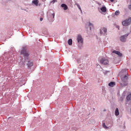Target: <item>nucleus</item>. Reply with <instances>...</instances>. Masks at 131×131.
I'll return each mask as SVG.
<instances>
[{
	"mask_svg": "<svg viewBox=\"0 0 131 131\" xmlns=\"http://www.w3.org/2000/svg\"><path fill=\"white\" fill-rule=\"evenodd\" d=\"M20 54L23 55L24 59L25 60V62H27L26 65L29 68L32 66L33 63L32 60L28 59L29 54L25 46L22 47L20 50Z\"/></svg>",
	"mask_w": 131,
	"mask_h": 131,
	"instance_id": "obj_1",
	"label": "nucleus"
},
{
	"mask_svg": "<svg viewBox=\"0 0 131 131\" xmlns=\"http://www.w3.org/2000/svg\"><path fill=\"white\" fill-rule=\"evenodd\" d=\"M77 40L78 45L79 47L80 48L83 47V39L81 35H79L77 37Z\"/></svg>",
	"mask_w": 131,
	"mask_h": 131,
	"instance_id": "obj_2",
	"label": "nucleus"
},
{
	"mask_svg": "<svg viewBox=\"0 0 131 131\" xmlns=\"http://www.w3.org/2000/svg\"><path fill=\"white\" fill-rule=\"evenodd\" d=\"M123 72H125L126 74L124 76H122L121 79L123 82L125 83L126 82L127 79L128 77L127 76V75H128V73L126 72V70L124 69H123L121 71V73H123Z\"/></svg>",
	"mask_w": 131,
	"mask_h": 131,
	"instance_id": "obj_3",
	"label": "nucleus"
},
{
	"mask_svg": "<svg viewBox=\"0 0 131 131\" xmlns=\"http://www.w3.org/2000/svg\"><path fill=\"white\" fill-rule=\"evenodd\" d=\"M131 22V17L129 18L128 19L122 22V24L124 26H127L129 25Z\"/></svg>",
	"mask_w": 131,
	"mask_h": 131,
	"instance_id": "obj_4",
	"label": "nucleus"
},
{
	"mask_svg": "<svg viewBox=\"0 0 131 131\" xmlns=\"http://www.w3.org/2000/svg\"><path fill=\"white\" fill-rule=\"evenodd\" d=\"M100 34L101 35L105 36L107 34V29L105 27H103L100 30Z\"/></svg>",
	"mask_w": 131,
	"mask_h": 131,
	"instance_id": "obj_5",
	"label": "nucleus"
},
{
	"mask_svg": "<svg viewBox=\"0 0 131 131\" xmlns=\"http://www.w3.org/2000/svg\"><path fill=\"white\" fill-rule=\"evenodd\" d=\"M129 34V33L127 34L121 36L120 38V40L123 42H126V38Z\"/></svg>",
	"mask_w": 131,
	"mask_h": 131,
	"instance_id": "obj_6",
	"label": "nucleus"
},
{
	"mask_svg": "<svg viewBox=\"0 0 131 131\" xmlns=\"http://www.w3.org/2000/svg\"><path fill=\"white\" fill-rule=\"evenodd\" d=\"M100 62L101 64L106 65L108 64V61L106 59L103 58L101 59Z\"/></svg>",
	"mask_w": 131,
	"mask_h": 131,
	"instance_id": "obj_7",
	"label": "nucleus"
},
{
	"mask_svg": "<svg viewBox=\"0 0 131 131\" xmlns=\"http://www.w3.org/2000/svg\"><path fill=\"white\" fill-rule=\"evenodd\" d=\"M112 53H115L120 56H122V54L119 51H118L114 50L113 51Z\"/></svg>",
	"mask_w": 131,
	"mask_h": 131,
	"instance_id": "obj_8",
	"label": "nucleus"
},
{
	"mask_svg": "<svg viewBox=\"0 0 131 131\" xmlns=\"http://www.w3.org/2000/svg\"><path fill=\"white\" fill-rule=\"evenodd\" d=\"M61 7L63 8L64 10H67L68 9V7L67 5L64 4H63L61 5Z\"/></svg>",
	"mask_w": 131,
	"mask_h": 131,
	"instance_id": "obj_9",
	"label": "nucleus"
},
{
	"mask_svg": "<svg viewBox=\"0 0 131 131\" xmlns=\"http://www.w3.org/2000/svg\"><path fill=\"white\" fill-rule=\"evenodd\" d=\"M115 85V82H111L110 83H109L108 85L109 86H110L111 87H113Z\"/></svg>",
	"mask_w": 131,
	"mask_h": 131,
	"instance_id": "obj_10",
	"label": "nucleus"
},
{
	"mask_svg": "<svg viewBox=\"0 0 131 131\" xmlns=\"http://www.w3.org/2000/svg\"><path fill=\"white\" fill-rule=\"evenodd\" d=\"M102 11L104 13L106 11V9L105 6H103L100 8Z\"/></svg>",
	"mask_w": 131,
	"mask_h": 131,
	"instance_id": "obj_11",
	"label": "nucleus"
},
{
	"mask_svg": "<svg viewBox=\"0 0 131 131\" xmlns=\"http://www.w3.org/2000/svg\"><path fill=\"white\" fill-rule=\"evenodd\" d=\"M115 115L116 116H118L119 114V112L118 109L117 108L116 109V110L115 111Z\"/></svg>",
	"mask_w": 131,
	"mask_h": 131,
	"instance_id": "obj_12",
	"label": "nucleus"
},
{
	"mask_svg": "<svg viewBox=\"0 0 131 131\" xmlns=\"http://www.w3.org/2000/svg\"><path fill=\"white\" fill-rule=\"evenodd\" d=\"M39 2L38 0H34L32 2L36 6H37Z\"/></svg>",
	"mask_w": 131,
	"mask_h": 131,
	"instance_id": "obj_13",
	"label": "nucleus"
},
{
	"mask_svg": "<svg viewBox=\"0 0 131 131\" xmlns=\"http://www.w3.org/2000/svg\"><path fill=\"white\" fill-rule=\"evenodd\" d=\"M126 99L128 101L131 100V93L127 96Z\"/></svg>",
	"mask_w": 131,
	"mask_h": 131,
	"instance_id": "obj_14",
	"label": "nucleus"
},
{
	"mask_svg": "<svg viewBox=\"0 0 131 131\" xmlns=\"http://www.w3.org/2000/svg\"><path fill=\"white\" fill-rule=\"evenodd\" d=\"M88 26H90V30H91V27H93V24L91 23L90 22H89L88 23Z\"/></svg>",
	"mask_w": 131,
	"mask_h": 131,
	"instance_id": "obj_15",
	"label": "nucleus"
},
{
	"mask_svg": "<svg viewBox=\"0 0 131 131\" xmlns=\"http://www.w3.org/2000/svg\"><path fill=\"white\" fill-rule=\"evenodd\" d=\"M68 42L69 45H71L72 42V40L71 39H69L68 40Z\"/></svg>",
	"mask_w": 131,
	"mask_h": 131,
	"instance_id": "obj_16",
	"label": "nucleus"
},
{
	"mask_svg": "<svg viewBox=\"0 0 131 131\" xmlns=\"http://www.w3.org/2000/svg\"><path fill=\"white\" fill-rule=\"evenodd\" d=\"M77 62L78 63H81L83 61L82 59L79 58L77 60Z\"/></svg>",
	"mask_w": 131,
	"mask_h": 131,
	"instance_id": "obj_17",
	"label": "nucleus"
},
{
	"mask_svg": "<svg viewBox=\"0 0 131 131\" xmlns=\"http://www.w3.org/2000/svg\"><path fill=\"white\" fill-rule=\"evenodd\" d=\"M120 13V12L119 10H117L115 13V15L116 16L119 15Z\"/></svg>",
	"mask_w": 131,
	"mask_h": 131,
	"instance_id": "obj_18",
	"label": "nucleus"
},
{
	"mask_svg": "<svg viewBox=\"0 0 131 131\" xmlns=\"http://www.w3.org/2000/svg\"><path fill=\"white\" fill-rule=\"evenodd\" d=\"M75 5H77V7H78V8H79V9H81V8L80 7V5L79 4H78L77 3H76L75 4Z\"/></svg>",
	"mask_w": 131,
	"mask_h": 131,
	"instance_id": "obj_19",
	"label": "nucleus"
},
{
	"mask_svg": "<svg viewBox=\"0 0 131 131\" xmlns=\"http://www.w3.org/2000/svg\"><path fill=\"white\" fill-rule=\"evenodd\" d=\"M57 2V0H53L51 2V3H52L53 4L54 3Z\"/></svg>",
	"mask_w": 131,
	"mask_h": 131,
	"instance_id": "obj_20",
	"label": "nucleus"
},
{
	"mask_svg": "<svg viewBox=\"0 0 131 131\" xmlns=\"http://www.w3.org/2000/svg\"><path fill=\"white\" fill-rule=\"evenodd\" d=\"M103 126L105 128H107V127L106 126V125H105V124L104 123L103 124Z\"/></svg>",
	"mask_w": 131,
	"mask_h": 131,
	"instance_id": "obj_21",
	"label": "nucleus"
},
{
	"mask_svg": "<svg viewBox=\"0 0 131 131\" xmlns=\"http://www.w3.org/2000/svg\"><path fill=\"white\" fill-rule=\"evenodd\" d=\"M110 72L109 71H106L105 72H104V73L105 75H106V74L108 72Z\"/></svg>",
	"mask_w": 131,
	"mask_h": 131,
	"instance_id": "obj_22",
	"label": "nucleus"
},
{
	"mask_svg": "<svg viewBox=\"0 0 131 131\" xmlns=\"http://www.w3.org/2000/svg\"><path fill=\"white\" fill-rule=\"evenodd\" d=\"M123 100V98L122 97H121L119 99V101H122Z\"/></svg>",
	"mask_w": 131,
	"mask_h": 131,
	"instance_id": "obj_23",
	"label": "nucleus"
},
{
	"mask_svg": "<svg viewBox=\"0 0 131 131\" xmlns=\"http://www.w3.org/2000/svg\"><path fill=\"white\" fill-rule=\"evenodd\" d=\"M128 8L129 9H131V4L128 6Z\"/></svg>",
	"mask_w": 131,
	"mask_h": 131,
	"instance_id": "obj_24",
	"label": "nucleus"
},
{
	"mask_svg": "<svg viewBox=\"0 0 131 131\" xmlns=\"http://www.w3.org/2000/svg\"><path fill=\"white\" fill-rule=\"evenodd\" d=\"M52 16L53 17V18H54V15H55V14L54 13H53L52 14Z\"/></svg>",
	"mask_w": 131,
	"mask_h": 131,
	"instance_id": "obj_25",
	"label": "nucleus"
},
{
	"mask_svg": "<svg viewBox=\"0 0 131 131\" xmlns=\"http://www.w3.org/2000/svg\"><path fill=\"white\" fill-rule=\"evenodd\" d=\"M43 19L42 18H40V20L41 21H42Z\"/></svg>",
	"mask_w": 131,
	"mask_h": 131,
	"instance_id": "obj_26",
	"label": "nucleus"
},
{
	"mask_svg": "<svg viewBox=\"0 0 131 131\" xmlns=\"http://www.w3.org/2000/svg\"><path fill=\"white\" fill-rule=\"evenodd\" d=\"M24 10H25V11H26V12H28V10L27 9H24Z\"/></svg>",
	"mask_w": 131,
	"mask_h": 131,
	"instance_id": "obj_27",
	"label": "nucleus"
},
{
	"mask_svg": "<svg viewBox=\"0 0 131 131\" xmlns=\"http://www.w3.org/2000/svg\"><path fill=\"white\" fill-rule=\"evenodd\" d=\"M6 2H8L11 1V0H6Z\"/></svg>",
	"mask_w": 131,
	"mask_h": 131,
	"instance_id": "obj_28",
	"label": "nucleus"
},
{
	"mask_svg": "<svg viewBox=\"0 0 131 131\" xmlns=\"http://www.w3.org/2000/svg\"><path fill=\"white\" fill-rule=\"evenodd\" d=\"M80 11H81V13H82V10H81V9H80Z\"/></svg>",
	"mask_w": 131,
	"mask_h": 131,
	"instance_id": "obj_29",
	"label": "nucleus"
},
{
	"mask_svg": "<svg viewBox=\"0 0 131 131\" xmlns=\"http://www.w3.org/2000/svg\"><path fill=\"white\" fill-rule=\"evenodd\" d=\"M111 2H113L114 1V0H110Z\"/></svg>",
	"mask_w": 131,
	"mask_h": 131,
	"instance_id": "obj_30",
	"label": "nucleus"
},
{
	"mask_svg": "<svg viewBox=\"0 0 131 131\" xmlns=\"http://www.w3.org/2000/svg\"><path fill=\"white\" fill-rule=\"evenodd\" d=\"M106 111V109H104L103 110L104 111Z\"/></svg>",
	"mask_w": 131,
	"mask_h": 131,
	"instance_id": "obj_31",
	"label": "nucleus"
},
{
	"mask_svg": "<svg viewBox=\"0 0 131 131\" xmlns=\"http://www.w3.org/2000/svg\"><path fill=\"white\" fill-rule=\"evenodd\" d=\"M75 71H74V70H73V73H75Z\"/></svg>",
	"mask_w": 131,
	"mask_h": 131,
	"instance_id": "obj_32",
	"label": "nucleus"
},
{
	"mask_svg": "<svg viewBox=\"0 0 131 131\" xmlns=\"http://www.w3.org/2000/svg\"><path fill=\"white\" fill-rule=\"evenodd\" d=\"M6 53V52H4V54H5Z\"/></svg>",
	"mask_w": 131,
	"mask_h": 131,
	"instance_id": "obj_33",
	"label": "nucleus"
},
{
	"mask_svg": "<svg viewBox=\"0 0 131 131\" xmlns=\"http://www.w3.org/2000/svg\"><path fill=\"white\" fill-rule=\"evenodd\" d=\"M119 26H118V29H119Z\"/></svg>",
	"mask_w": 131,
	"mask_h": 131,
	"instance_id": "obj_34",
	"label": "nucleus"
},
{
	"mask_svg": "<svg viewBox=\"0 0 131 131\" xmlns=\"http://www.w3.org/2000/svg\"><path fill=\"white\" fill-rule=\"evenodd\" d=\"M130 2L131 3V0H130Z\"/></svg>",
	"mask_w": 131,
	"mask_h": 131,
	"instance_id": "obj_35",
	"label": "nucleus"
}]
</instances>
